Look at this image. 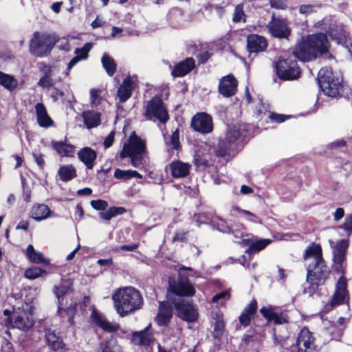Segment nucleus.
I'll return each instance as SVG.
<instances>
[{
  "mask_svg": "<svg viewBox=\"0 0 352 352\" xmlns=\"http://www.w3.org/2000/svg\"><path fill=\"white\" fill-rule=\"evenodd\" d=\"M190 127L194 131L208 134L214 129L212 118L206 112L197 113L191 118Z\"/></svg>",
  "mask_w": 352,
  "mask_h": 352,
  "instance_id": "nucleus-13",
  "label": "nucleus"
},
{
  "mask_svg": "<svg viewBox=\"0 0 352 352\" xmlns=\"http://www.w3.org/2000/svg\"><path fill=\"white\" fill-rule=\"evenodd\" d=\"M170 144L173 149L177 152L182 151V145L179 142V132L178 129H176L173 132L170 138Z\"/></svg>",
  "mask_w": 352,
  "mask_h": 352,
  "instance_id": "nucleus-54",
  "label": "nucleus"
},
{
  "mask_svg": "<svg viewBox=\"0 0 352 352\" xmlns=\"http://www.w3.org/2000/svg\"><path fill=\"white\" fill-rule=\"evenodd\" d=\"M226 331V322H214L212 336L214 339L221 340Z\"/></svg>",
  "mask_w": 352,
  "mask_h": 352,
  "instance_id": "nucleus-47",
  "label": "nucleus"
},
{
  "mask_svg": "<svg viewBox=\"0 0 352 352\" xmlns=\"http://www.w3.org/2000/svg\"><path fill=\"white\" fill-rule=\"evenodd\" d=\"M53 80L50 76H43L38 80L37 85L39 87H43V88H50L52 87Z\"/></svg>",
  "mask_w": 352,
  "mask_h": 352,
  "instance_id": "nucleus-62",
  "label": "nucleus"
},
{
  "mask_svg": "<svg viewBox=\"0 0 352 352\" xmlns=\"http://www.w3.org/2000/svg\"><path fill=\"white\" fill-rule=\"evenodd\" d=\"M101 62L107 74L109 76H113L115 74L117 68L116 63L113 58L109 54H104L102 57Z\"/></svg>",
  "mask_w": 352,
  "mask_h": 352,
  "instance_id": "nucleus-43",
  "label": "nucleus"
},
{
  "mask_svg": "<svg viewBox=\"0 0 352 352\" xmlns=\"http://www.w3.org/2000/svg\"><path fill=\"white\" fill-rule=\"evenodd\" d=\"M58 175L62 182H67L77 177L76 170L72 164L61 166L58 170Z\"/></svg>",
  "mask_w": 352,
  "mask_h": 352,
  "instance_id": "nucleus-38",
  "label": "nucleus"
},
{
  "mask_svg": "<svg viewBox=\"0 0 352 352\" xmlns=\"http://www.w3.org/2000/svg\"><path fill=\"white\" fill-rule=\"evenodd\" d=\"M349 245V240L340 239L338 241L333 249V259L346 260V254Z\"/></svg>",
  "mask_w": 352,
  "mask_h": 352,
  "instance_id": "nucleus-39",
  "label": "nucleus"
},
{
  "mask_svg": "<svg viewBox=\"0 0 352 352\" xmlns=\"http://www.w3.org/2000/svg\"><path fill=\"white\" fill-rule=\"evenodd\" d=\"M217 229L223 233L230 234L232 228L228 226L227 222L223 219H219L215 224Z\"/></svg>",
  "mask_w": 352,
  "mask_h": 352,
  "instance_id": "nucleus-59",
  "label": "nucleus"
},
{
  "mask_svg": "<svg viewBox=\"0 0 352 352\" xmlns=\"http://www.w3.org/2000/svg\"><path fill=\"white\" fill-rule=\"evenodd\" d=\"M278 77L283 80L298 79L300 76V68L297 61L291 58L279 60L276 64Z\"/></svg>",
  "mask_w": 352,
  "mask_h": 352,
  "instance_id": "nucleus-7",
  "label": "nucleus"
},
{
  "mask_svg": "<svg viewBox=\"0 0 352 352\" xmlns=\"http://www.w3.org/2000/svg\"><path fill=\"white\" fill-rule=\"evenodd\" d=\"M45 339L47 346L52 352H67L69 348L63 342L59 333H56L55 330L46 329L45 330Z\"/></svg>",
  "mask_w": 352,
  "mask_h": 352,
  "instance_id": "nucleus-17",
  "label": "nucleus"
},
{
  "mask_svg": "<svg viewBox=\"0 0 352 352\" xmlns=\"http://www.w3.org/2000/svg\"><path fill=\"white\" fill-rule=\"evenodd\" d=\"M46 271L38 267H33L29 269H27L25 271V276L28 279H35L43 274L45 273Z\"/></svg>",
  "mask_w": 352,
  "mask_h": 352,
  "instance_id": "nucleus-49",
  "label": "nucleus"
},
{
  "mask_svg": "<svg viewBox=\"0 0 352 352\" xmlns=\"http://www.w3.org/2000/svg\"><path fill=\"white\" fill-rule=\"evenodd\" d=\"M270 6L272 8L286 10L288 8L287 0H270Z\"/></svg>",
  "mask_w": 352,
  "mask_h": 352,
  "instance_id": "nucleus-58",
  "label": "nucleus"
},
{
  "mask_svg": "<svg viewBox=\"0 0 352 352\" xmlns=\"http://www.w3.org/2000/svg\"><path fill=\"white\" fill-rule=\"evenodd\" d=\"M340 228H343L349 235L352 233V214L345 217L344 222Z\"/></svg>",
  "mask_w": 352,
  "mask_h": 352,
  "instance_id": "nucleus-63",
  "label": "nucleus"
},
{
  "mask_svg": "<svg viewBox=\"0 0 352 352\" xmlns=\"http://www.w3.org/2000/svg\"><path fill=\"white\" fill-rule=\"evenodd\" d=\"M173 302L176 316L181 320L187 322H194L198 319L197 309L192 302L185 299L173 300Z\"/></svg>",
  "mask_w": 352,
  "mask_h": 352,
  "instance_id": "nucleus-10",
  "label": "nucleus"
},
{
  "mask_svg": "<svg viewBox=\"0 0 352 352\" xmlns=\"http://www.w3.org/2000/svg\"><path fill=\"white\" fill-rule=\"evenodd\" d=\"M52 148L60 156L73 157L75 153V146L63 141H52Z\"/></svg>",
  "mask_w": 352,
  "mask_h": 352,
  "instance_id": "nucleus-31",
  "label": "nucleus"
},
{
  "mask_svg": "<svg viewBox=\"0 0 352 352\" xmlns=\"http://www.w3.org/2000/svg\"><path fill=\"white\" fill-rule=\"evenodd\" d=\"M133 89V81L131 78L128 76L123 80L122 83L120 85L117 91V96L120 102H125L131 96Z\"/></svg>",
  "mask_w": 352,
  "mask_h": 352,
  "instance_id": "nucleus-32",
  "label": "nucleus"
},
{
  "mask_svg": "<svg viewBox=\"0 0 352 352\" xmlns=\"http://www.w3.org/2000/svg\"><path fill=\"white\" fill-rule=\"evenodd\" d=\"M334 271L337 274H340V276H345L346 263L345 259H333Z\"/></svg>",
  "mask_w": 352,
  "mask_h": 352,
  "instance_id": "nucleus-51",
  "label": "nucleus"
},
{
  "mask_svg": "<svg viewBox=\"0 0 352 352\" xmlns=\"http://www.w3.org/2000/svg\"><path fill=\"white\" fill-rule=\"evenodd\" d=\"M270 113L271 111L269 109V106L265 105L262 102L259 104L256 111V116L260 118V121L263 119V116L267 114L269 116Z\"/></svg>",
  "mask_w": 352,
  "mask_h": 352,
  "instance_id": "nucleus-60",
  "label": "nucleus"
},
{
  "mask_svg": "<svg viewBox=\"0 0 352 352\" xmlns=\"http://www.w3.org/2000/svg\"><path fill=\"white\" fill-rule=\"evenodd\" d=\"M258 311V302L256 299L253 298L244 307L239 316V322L241 326L247 327L250 325Z\"/></svg>",
  "mask_w": 352,
  "mask_h": 352,
  "instance_id": "nucleus-22",
  "label": "nucleus"
},
{
  "mask_svg": "<svg viewBox=\"0 0 352 352\" xmlns=\"http://www.w3.org/2000/svg\"><path fill=\"white\" fill-rule=\"evenodd\" d=\"M63 305H59L57 312L61 318L67 317V321L73 326L75 324L74 317L77 313V306L76 303H72L67 308H63Z\"/></svg>",
  "mask_w": 352,
  "mask_h": 352,
  "instance_id": "nucleus-34",
  "label": "nucleus"
},
{
  "mask_svg": "<svg viewBox=\"0 0 352 352\" xmlns=\"http://www.w3.org/2000/svg\"><path fill=\"white\" fill-rule=\"evenodd\" d=\"M90 204L94 210L100 211L98 216L104 221H110L112 218L126 212V208L121 206H111L107 208V201L102 199L92 200Z\"/></svg>",
  "mask_w": 352,
  "mask_h": 352,
  "instance_id": "nucleus-12",
  "label": "nucleus"
},
{
  "mask_svg": "<svg viewBox=\"0 0 352 352\" xmlns=\"http://www.w3.org/2000/svg\"><path fill=\"white\" fill-rule=\"evenodd\" d=\"M241 135L242 133L241 127L234 125L228 129L224 138L230 142L232 141L233 144H235V146L238 147V142Z\"/></svg>",
  "mask_w": 352,
  "mask_h": 352,
  "instance_id": "nucleus-44",
  "label": "nucleus"
},
{
  "mask_svg": "<svg viewBox=\"0 0 352 352\" xmlns=\"http://www.w3.org/2000/svg\"><path fill=\"white\" fill-rule=\"evenodd\" d=\"M288 337L287 336H278L276 335V332L274 331L273 340L276 346H280V347H284L287 341Z\"/></svg>",
  "mask_w": 352,
  "mask_h": 352,
  "instance_id": "nucleus-64",
  "label": "nucleus"
},
{
  "mask_svg": "<svg viewBox=\"0 0 352 352\" xmlns=\"http://www.w3.org/2000/svg\"><path fill=\"white\" fill-rule=\"evenodd\" d=\"M73 292V283L71 279L62 280L60 285L54 287V292L58 299V304L63 305L65 296Z\"/></svg>",
  "mask_w": 352,
  "mask_h": 352,
  "instance_id": "nucleus-29",
  "label": "nucleus"
},
{
  "mask_svg": "<svg viewBox=\"0 0 352 352\" xmlns=\"http://www.w3.org/2000/svg\"><path fill=\"white\" fill-rule=\"evenodd\" d=\"M272 322L276 324H288L289 322V316L286 314H283V313H280V314L276 313Z\"/></svg>",
  "mask_w": 352,
  "mask_h": 352,
  "instance_id": "nucleus-61",
  "label": "nucleus"
},
{
  "mask_svg": "<svg viewBox=\"0 0 352 352\" xmlns=\"http://www.w3.org/2000/svg\"><path fill=\"white\" fill-rule=\"evenodd\" d=\"M140 155H130L124 154V153H120V158L124 160L126 157H129L131 159V163L132 166L134 167H138L140 165L142 164V158Z\"/></svg>",
  "mask_w": 352,
  "mask_h": 352,
  "instance_id": "nucleus-50",
  "label": "nucleus"
},
{
  "mask_svg": "<svg viewBox=\"0 0 352 352\" xmlns=\"http://www.w3.org/2000/svg\"><path fill=\"white\" fill-rule=\"evenodd\" d=\"M259 312L266 319L267 322H272L276 314L275 307L270 305L263 306L260 309Z\"/></svg>",
  "mask_w": 352,
  "mask_h": 352,
  "instance_id": "nucleus-46",
  "label": "nucleus"
},
{
  "mask_svg": "<svg viewBox=\"0 0 352 352\" xmlns=\"http://www.w3.org/2000/svg\"><path fill=\"white\" fill-rule=\"evenodd\" d=\"M302 257L305 261L313 258L314 262L311 265H314V267L318 266L322 263H324L322 248L320 244L315 243H313L306 248Z\"/></svg>",
  "mask_w": 352,
  "mask_h": 352,
  "instance_id": "nucleus-26",
  "label": "nucleus"
},
{
  "mask_svg": "<svg viewBox=\"0 0 352 352\" xmlns=\"http://www.w3.org/2000/svg\"><path fill=\"white\" fill-rule=\"evenodd\" d=\"M238 147L233 144L232 141H228L226 138L219 140L217 148L216 150V155L219 157H226L234 155L237 151Z\"/></svg>",
  "mask_w": 352,
  "mask_h": 352,
  "instance_id": "nucleus-30",
  "label": "nucleus"
},
{
  "mask_svg": "<svg viewBox=\"0 0 352 352\" xmlns=\"http://www.w3.org/2000/svg\"><path fill=\"white\" fill-rule=\"evenodd\" d=\"M247 50L248 57L252 54H259L267 50L268 43L265 37L257 34H250L247 36Z\"/></svg>",
  "mask_w": 352,
  "mask_h": 352,
  "instance_id": "nucleus-19",
  "label": "nucleus"
},
{
  "mask_svg": "<svg viewBox=\"0 0 352 352\" xmlns=\"http://www.w3.org/2000/svg\"><path fill=\"white\" fill-rule=\"evenodd\" d=\"M296 345L297 352H318V348L316 344V338L308 327H304L298 333Z\"/></svg>",
  "mask_w": 352,
  "mask_h": 352,
  "instance_id": "nucleus-11",
  "label": "nucleus"
},
{
  "mask_svg": "<svg viewBox=\"0 0 352 352\" xmlns=\"http://www.w3.org/2000/svg\"><path fill=\"white\" fill-rule=\"evenodd\" d=\"M37 122L43 128H48L53 125L54 121L47 113V109L43 103L38 102L35 105Z\"/></svg>",
  "mask_w": 352,
  "mask_h": 352,
  "instance_id": "nucleus-28",
  "label": "nucleus"
},
{
  "mask_svg": "<svg viewBox=\"0 0 352 352\" xmlns=\"http://www.w3.org/2000/svg\"><path fill=\"white\" fill-rule=\"evenodd\" d=\"M329 35L332 39L340 42L346 38V32L342 27L336 25L329 28Z\"/></svg>",
  "mask_w": 352,
  "mask_h": 352,
  "instance_id": "nucleus-45",
  "label": "nucleus"
},
{
  "mask_svg": "<svg viewBox=\"0 0 352 352\" xmlns=\"http://www.w3.org/2000/svg\"><path fill=\"white\" fill-rule=\"evenodd\" d=\"M195 293L196 289L187 276L179 274L177 278L169 277L166 298L179 300L191 298Z\"/></svg>",
  "mask_w": 352,
  "mask_h": 352,
  "instance_id": "nucleus-4",
  "label": "nucleus"
},
{
  "mask_svg": "<svg viewBox=\"0 0 352 352\" xmlns=\"http://www.w3.org/2000/svg\"><path fill=\"white\" fill-rule=\"evenodd\" d=\"M57 39L49 34H41L36 32L29 43V51L36 57H45L51 54Z\"/></svg>",
  "mask_w": 352,
  "mask_h": 352,
  "instance_id": "nucleus-5",
  "label": "nucleus"
},
{
  "mask_svg": "<svg viewBox=\"0 0 352 352\" xmlns=\"http://www.w3.org/2000/svg\"><path fill=\"white\" fill-rule=\"evenodd\" d=\"M98 352H123L117 340L113 336L103 340L99 345Z\"/></svg>",
  "mask_w": 352,
  "mask_h": 352,
  "instance_id": "nucleus-36",
  "label": "nucleus"
},
{
  "mask_svg": "<svg viewBox=\"0 0 352 352\" xmlns=\"http://www.w3.org/2000/svg\"><path fill=\"white\" fill-rule=\"evenodd\" d=\"M114 177L124 181L129 180L132 178L142 179V175L135 170H122L116 168L113 174Z\"/></svg>",
  "mask_w": 352,
  "mask_h": 352,
  "instance_id": "nucleus-42",
  "label": "nucleus"
},
{
  "mask_svg": "<svg viewBox=\"0 0 352 352\" xmlns=\"http://www.w3.org/2000/svg\"><path fill=\"white\" fill-rule=\"evenodd\" d=\"M188 231H184V230L177 231L175 233V235L173 236V237L172 239V243H175V242L187 243L188 241Z\"/></svg>",
  "mask_w": 352,
  "mask_h": 352,
  "instance_id": "nucleus-56",
  "label": "nucleus"
},
{
  "mask_svg": "<svg viewBox=\"0 0 352 352\" xmlns=\"http://www.w3.org/2000/svg\"><path fill=\"white\" fill-rule=\"evenodd\" d=\"M100 89H92L90 91V98L91 104L97 106L101 103L102 97H101Z\"/></svg>",
  "mask_w": 352,
  "mask_h": 352,
  "instance_id": "nucleus-57",
  "label": "nucleus"
},
{
  "mask_svg": "<svg viewBox=\"0 0 352 352\" xmlns=\"http://www.w3.org/2000/svg\"><path fill=\"white\" fill-rule=\"evenodd\" d=\"M84 124L87 129H93L99 126L101 123V113L96 111L88 110L82 113Z\"/></svg>",
  "mask_w": 352,
  "mask_h": 352,
  "instance_id": "nucleus-33",
  "label": "nucleus"
},
{
  "mask_svg": "<svg viewBox=\"0 0 352 352\" xmlns=\"http://www.w3.org/2000/svg\"><path fill=\"white\" fill-rule=\"evenodd\" d=\"M330 47L331 44L327 34L317 32L302 38L295 45L293 54L299 60L309 62L329 54Z\"/></svg>",
  "mask_w": 352,
  "mask_h": 352,
  "instance_id": "nucleus-2",
  "label": "nucleus"
},
{
  "mask_svg": "<svg viewBox=\"0 0 352 352\" xmlns=\"http://www.w3.org/2000/svg\"><path fill=\"white\" fill-rule=\"evenodd\" d=\"M91 49V45L89 43H86L81 48H76L75 50V54L77 56L80 60H85L88 57V53Z\"/></svg>",
  "mask_w": 352,
  "mask_h": 352,
  "instance_id": "nucleus-55",
  "label": "nucleus"
},
{
  "mask_svg": "<svg viewBox=\"0 0 352 352\" xmlns=\"http://www.w3.org/2000/svg\"><path fill=\"white\" fill-rule=\"evenodd\" d=\"M146 152V141L133 131L129 137L128 143L124 144L120 153L124 154L142 155Z\"/></svg>",
  "mask_w": 352,
  "mask_h": 352,
  "instance_id": "nucleus-16",
  "label": "nucleus"
},
{
  "mask_svg": "<svg viewBox=\"0 0 352 352\" xmlns=\"http://www.w3.org/2000/svg\"><path fill=\"white\" fill-rule=\"evenodd\" d=\"M155 340L151 329V324L141 331H133L131 336V342L135 346L148 349Z\"/></svg>",
  "mask_w": 352,
  "mask_h": 352,
  "instance_id": "nucleus-18",
  "label": "nucleus"
},
{
  "mask_svg": "<svg viewBox=\"0 0 352 352\" xmlns=\"http://www.w3.org/2000/svg\"><path fill=\"white\" fill-rule=\"evenodd\" d=\"M0 85L9 91H13L18 87V80L14 76L0 71Z\"/></svg>",
  "mask_w": 352,
  "mask_h": 352,
  "instance_id": "nucleus-40",
  "label": "nucleus"
},
{
  "mask_svg": "<svg viewBox=\"0 0 352 352\" xmlns=\"http://www.w3.org/2000/svg\"><path fill=\"white\" fill-rule=\"evenodd\" d=\"M237 85L238 81L234 75L228 74L220 79L218 90L223 96L228 98L236 93Z\"/></svg>",
  "mask_w": 352,
  "mask_h": 352,
  "instance_id": "nucleus-21",
  "label": "nucleus"
},
{
  "mask_svg": "<svg viewBox=\"0 0 352 352\" xmlns=\"http://www.w3.org/2000/svg\"><path fill=\"white\" fill-rule=\"evenodd\" d=\"M267 28L272 36L278 38H287L292 32L287 19L276 17L274 14L271 17Z\"/></svg>",
  "mask_w": 352,
  "mask_h": 352,
  "instance_id": "nucleus-14",
  "label": "nucleus"
},
{
  "mask_svg": "<svg viewBox=\"0 0 352 352\" xmlns=\"http://www.w3.org/2000/svg\"><path fill=\"white\" fill-rule=\"evenodd\" d=\"M246 15L244 13L243 10V5L242 3H239L236 6L233 14L232 21L234 23H239L243 21L245 22Z\"/></svg>",
  "mask_w": 352,
  "mask_h": 352,
  "instance_id": "nucleus-48",
  "label": "nucleus"
},
{
  "mask_svg": "<svg viewBox=\"0 0 352 352\" xmlns=\"http://www.w3.org/2000/svg\"><path fill=\"white\" fill-rule=\"evenodd\" d=\"M317 81L320 89L327 97L349 100L352 96V89L344 82L343 75L331 67H322L318 72Z\"/></svg>",
  "mask_w": 352,
  "mask_h": 352,
  "instance_id": "nucleus-1",
  "label": "nucleus"
},
{
  "mask_svg": "<svg viewBox=\"0 0 352 352\" xmlns=\"http://www.w3.org/2000/svg\"><path fill=\"white\" fill-rule=\"evenodd\" d=\"M114 308L120 317H125L141 309L144 299L141 292L132 286L121 287L112 294Z\"/></svg>",
  "mask_w": 352,
  "mask_h": 352,
  "instance_id": "nucleus-3",
  "label": "nucleus"
},
{
  "mask_svg": "<svg viewBox=\"0 0 352 352\" xmlns=\"http://www.w3.org/2000/svg\"><path fill=\"white\" fill-rule=\"evenodd\" d=\"M271 243L272 240L270 239H261L253 241V243L250 244L245 252L249 255L258 253L264 250Z\"/></svg>",
  "mask_w": 352,
  "mask_h": 352,
  "instance_id": "nucleus-41",
  "label": "nucleus"
},
{
  "mask_svg": "<svg viewBox=\"0 0 352 352\" xmlns=\"http://www.w3.org/2000/svg\"><path fill=\"white\" fill-rule=\"evenodd\" d=\"M26 256L33 263H43L45 265L50 263V260L45 258L43 253L36 252L31 244L27 247Z\"/></svg>",
  "mask_w": 352,
  "mask_h": 352,
  "instance_id": "nucleus-37",
  "label": "nucleus"
},
{
  "mask_svg": "<svg viewBox=\"0 0 352 352\" xmlns=\"http://www.w3.org/2000/svg\"><path fill=\"white\" fill-rule=\"evenodd\" d=\"M190 164L177 160L169 164L170 175L173 178H184L190 174Z\"/></svg>",
  "mask_w": 352,
  "mask_h": 352,
  "instance_id": "nucleus-25",
  "label": "nucleus"
},
{
  "mask_svg": "<svg viewBox=\"0 0 352 352\" xmlns=\"http://www.w3.org/2000/svg\"><path fill=\"white\" fill-rule=\"evenodd\" d=\"M166 298L165 300L159 302L158 312L155 317L156 323L160 327H167L173 316V299Z\"/></svg>",
  "mask_w": 352,
  "mask_h": 352,
  "instance_id": "nucleus-15",
  "label": "nucleus"
},
{
  "mask_svg": "<svg viewBox=\"0 0 352 352\" xmlns=\"http://www.w3.org/2000/svg\"><path fill=\"white\" fill-rule=\"evenodd\" d=\"M195 60L192 57L186 58L175 64L171 71L174 78L183 77L195 68Z\"/></svg>",
  "mask_w": 352,
  "mask_h": 352,
  "instance_id": "nucleus-23",
  "label": "nucleus"
},
{
  "mask_svg": "<svg viewBox=\"0 0 352 352\" xmlns=\"http://www.w3.org/2000/svg\"><path fill=\"white\" fill-rule=\"evenodd\" d=\"M329 270L324 263L314 267V265H309L307 273V280L310 287L316 291L319 286L324 285L329 276Z\"/></svg>",
  "mask_w": 352,
  "mask_h": 352,
  "instance_id": "nucleus-8",
  "label": "nucleus"
},
{
  "mask_svg": "<svg viewBox=\"0 0 352 352\" xmlns=\"http://www.w3.org/2000/svg\"><path fill=\"white\" fill-rule=\"evenodd\" d=\"M193 163L197 168H202L204 169H206L210 166V162L207 159L197 153L194 155Z\"/></svg>",
  "mask_w": 352,
  "mask_h": 352,
  "instance_id": "nucleus-52",
  "label": "nucleus"
},
{
  "mask_svg": "<svg viewBox=\"0 0 352 352\" xmlns=\"http://www.w3.org/2000/svg\"><path fill=\"white\" fill-rule=\"evenodd\" d=\"M50 214L49 207L45 204L34 205L30 212V217L36 221L47 219Z\"/></svg>",
  "mask_w": 352,
  "mask_h": 352,
  "instance_id": "nucleus-35",
  "label": "nucleus"
},
{
  "mask_svg": "<svg viewBox=\"0 0 352 352\" xmlns=\"http://www.w3.org/2000/svg\"><path fill=\"white\" fill-rule=\"evenodd\" d=\"M291 116L285 114H280L275 112H271L268 116V118L272 123H282L289 119Z\"/></svg>",
  "mask_w": 352,
  "mask_h": 352,
  "instance_id": "nucleus-53",
  "label": "nucleus"
},
{
  "mask_svg": "<svg viewBox=\"0 0 352 352\" xmlns=\"http://www.w3.org/2000/svg\"><path fill=\"white\" fill-rule=\"evenodd\" d=\"M77 156L79 160L86 166L87 169L91 170L96 164L98 154L91 147L85 146L78 151Z\"/></svg>",
  "mask_w": 352,
  "mask_h": 352,
  "instance_id": "nucleus-24",
  "label": "nucleus"
},
{
  "mask_svg": "<svg viewBox=\"0 0 352 352\" xmlns=\"http://www.w3.org/2000/svg\"><path fill=\"white\" fill-rule=\"evenodd\" d=\"M349 292L347 289V280L345 276H340L336 284L335 292L330 304L325 305V311H331L333 307L349 303Z\"/></svg>",
  "mask_w": 352,
  "mask_h": 352,
  "instance_id": "nucleus-9",
  "label": "nucleus"
},
{
  "mask_svg": "<svg viewBox=\"0 0 352 352\" xmlns=\"http://www.w3.org/2000/svg\"><path fill=\"white\" fill-rule=\"evenodd\" d=\"M147 120H159L162 124H166L169 120V114L166 109L162 96L156 95L148 100L144 113Z\"/></svg>",
  "mask_w": 352,
  "mask_h": 352,
  "instance_id": "nucleus-6",
  "label": "nucleus"
},
{
  "mask_svg": "<svg viewBox=\"0 0 352 352\" xmlns=\"http://www.w3.org/2000/svg\"><path fill=\"white\" fill-rule=\"evenodd\" d=\"M91 319L97 327L107 333H114L119 330L120 325L117 323L109 322L102 314L95 308L92 309Z\"/></svg>",
  "mask_w": 352,
  "mask_h": 352,
  "instance_id": "nucleus-20",
  "label": "nucleus"
},
{
  "mask_svg": "<svg viewBox=\"0 0 352 352\" xmlns=\"http://www.w3.org/2000/svg\"><path fill=\"white\" fill-rule=\"evenodd\" d=\"M34 324L31 312L23 310L14 319V327L20 330L27 331Z\"/></svg>",
  "mask_w": 352,
  "mask_h": 352,
  "instance_id": "nucleus-27",
  "label": "nucleus"
}]
</instances>
